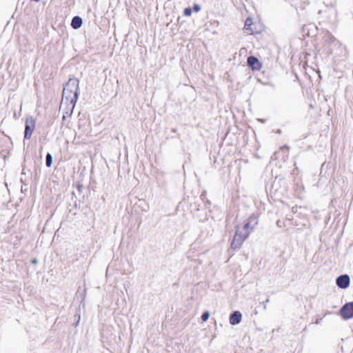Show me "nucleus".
<instances>
[{"label":"nucleus","instance_id":"1","mask_svg":"<svg viewBox=\"0 0 353 353\" xmlns=\"http://www.w3.org/2000/svg\"><path fill=\"white\" fill-rule=\"evenodd\" d=\"M257 224L258 217L252 214L248 219L243 228L236 226V233L231 244L232 248H239Z\"/></svg>","mask_w":353,"mask_h":353},{"label":"nucleus","instance_id":"2","mask_svg":"<svg viewBox=\"0 0 353 353\" xmlns=\"http://www.w3.org/2000/svg\"><path fill=\"white\" fill-rule=\"evenodd\" d=\"M79 81L76 78H70L66 83L62 95L61 106H71L73 109L78 99Z\"/></svg>","mask_w":353,"mask_h":353},{"label":"nucleus","instance_id":"3","mask_svg":"<svg viewBox=\"0 0 353 353\" xmlns=\"http://www.w3.org/2000/svg\"><path fill=\"white\" fill-rule=\"evenodd\" d=\"M36 121L32 117H28L26 119V128L24 137L25 139H30L34 130Z\"/></svg>","mask_w":353,"mask_h":353},{"label":"nucleus","instance_id":"4","mask_svg":"<svg viewBox=\"0 0 353 353\" xmlns=\"http://www.w3.org/2000/svg\"><path fill=\"white\" fill-rule=\"evenodd\" d=\"M341 315L345 319L353 318V302L346 303L340 311Z\"/></svg>","mask_w":353,"mask_h":353},{"label":"nucleus","instance_id":"5","mask_svg":"<svg viewBox=\"0 0 353 353\" xmlns=\"http://www.w3.org/2000/svg\"><path fill=\"white\" fill-rule=\"evenodd\" d=\"M336 285L343 289L347 288L350 285V277L347 274L341 275L336 279Z\"/></svg>","mask_w":353,"mask_h":353},{"label":"nucleus","instance_id":"6","mask_svg":"<svg viewBox=\"0 0 353 353\" xmlns=\"http://www.w3.org/2000/svg\"><path fill=\"white\" fill-rule=\"evenodd\" d=\"M248 64L253 70H259L261 68V63H260L259 59L254 57H249L248 58Z\"/></svg>","mask_w":353,"mask_h":353},{"label":"nucleus","instance_id":"7","mask_svg":"<svg viewBox=\"0 0 353 353\" xmlns=\"http://www.w3.org/2000/svg\"><path fill=\"white\" fill-rule=\"evenodd\" d=\"M242 315L240 312L236 311L230 316V323L232 325H237L241 321Z\"/></svg>","mask_w":353,"mask_h":353},{"label":"nucleus","instance_id":"8","mask_svg":"<svg viewBox=\"0 0 353 353\" xmlns=\"http://www.w3.org/2000/svg\"><path fill=\"white\" fill-rule=\"evenodd\" d=\"M82 23V19L80 17L76 16L72 20L71 26L74 29H78L81 26Z\"/></svg>","mask_w":353,"mask_h":353},{"label":"nucleus","instance_id":"9","mask_svg":"<svg viewBox=\"0 0 353 353\" xmlns=\"http://www.w3.org/2000/svg\"><path fill=\"white\" fill-rule=\"evenodd\" d=\"M252 23V19H247L245 22V29L247 30V31H249V34H252L253 33V30L250 28V26Z\"/></svg>","mask_w":353,"mask_h":353},{"label":"nucleus","instance_id":"10","mask_svg":"<svg viewBox=\"0 0 353 353\" xmlns=\"http://www.w3.org/2000/svg\"><path fill=\"white\" fill-rule=\"evenodd\" d=\"M52 163V157L50 153L46 155V166L50 167Z\"/></svg>","mask_w":353,"mask_h":353},{"label":"nucleus","instance_id":"11","mask_svg":"<svg viewBox=\"0 0 353 353\" xmlns=\"http://www.w3.org/2000/svg\"><path fill=\"white\" fill-rule=\"evenodd\" d=\"M210 316V314L208 312H204L201 316V319L203 321H206Z\"/></svg>","mask_w":353,"mask_h":353},{"label":"nucleus","instance_id":"12","mask_svg":"<svg viewBox=\"0 0 353 353\" xmlns=\"http://www.w3.org/2000/svg\"><path fill=\"white\" fill-rule=\"evenodd\" d=\"M192 14V9L190 8H186L184 10V15L190 16Z\"/></svg>","mask_w":353,"mask_h":353},{"label":"nucleus","instance_id":"13","mask_svg":"<svg viewBox=\"0 0 353 353\" xmlns=\"http://www.w3.org/2000/svg\"><path fill=\"white\" fill-rule=\"evenodd\" d=\"M193 9L195 12H199L201 10V7L198 4H194Z\"/></svg>","mask_w":353,"mask_h":353},{"label":"nucleus","instance_id":"14","mask_svg":"<svg viewBox=\"0 0 353 353\" xmlns=\"http://www.w3.org/2000/svg\"><path fill=\"white\" fill-rule=\"evenodd\" d=\"M322 319H317L315 321V323L316 324H319L320 323V322L321 321Z\"/></svg>","mask_w":353,"mask_h":353},{"label":"nucleus","instance_id":"15","mask_svg":"<svg viewBox=\"0 0 353 353\" xmlns=\"http://www.w3.org/2000/svg\"><path fill=\"white\" fill-rule=\"evenodd\" d=\"M32 263L37 264V259H34L32 260Z\"/></svg>","mask_w":353,"mask_h":353},{"label":"nucleus","instance_id":"16","mask_svg":"<svg viewBox=\"0 0 353 353\" xmlns=\"http://www.w3.org/2000/svg\"><path fill=\"white\" fill-rule=\"evenodd\" d=\"M277 225H278V226L280 227V221H277Z\"/></svg>","mask_w":353,"mask_h":353}]
</instances>
